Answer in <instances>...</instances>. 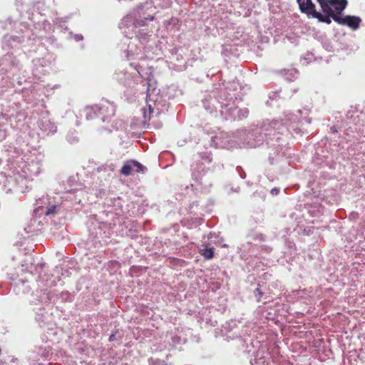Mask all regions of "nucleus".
<instances>
[{
  "mask_svg": "<svg viewBox=\"0 0 365 365\" xmlns=\"http://www.w3.org/2000/svg\"><path fill=\"white\" fill-rule=\"evenodd\" d=\"M309 110H298L295 113H285L282 120H265L260 125H252L247 128L237 130L240 136V141L245 146L255 148L262 145L264 143L269 149L268 160L269 164L277 165L279 169L284 170L289 165L288 156L289 148L287 139L291 129L296 133L301 130L296 123H302L305 121L310 124L312 119L307 115Z\"/></svg>",
  "mask_w": 365,
  "mask_h": 365,
  "instance_id": "obj_1",
  "label": "nucleus"
},
{
  "mask_svg": "<svg viewBox=\"0 0 365 365\" xmlns=\"http://www.w3.org/2000/svg\"><path fill=\"white\" fill-rule=\"evenodd\" d=\"M250 88L237 79L225 81L218 88L205 91L201 103L204 109L215 117L225 120H242L248 117L247 108H239L236 101H242Z\"/></svg>",
  "mask_w": 365,
  "mask_h": 365,
  "instance_id": "obj_2",
  "label": "nucleus"
},
{
  "mask_svg": "<svg viewBox=\"0 0 365 365\" xmlns=\"http://www.w3.org/2000/svg\"><path fill=\"white\" fill-rule=\"evenodd\" d=\"M151 6V3L140 4L136 9L129 14L123 17L119 24V28L125 37L121 42V49L124 52L128 60L139 59L143 58V43L138 45L133 41V34L135 33V29L139 26H145L147 21H153V15L145 16L144 11Z\"/></svg>",
  "mask_w": 365,
  "mask_h": 365,
  "instance_id": "obj_3",
  "label": "nucleus"
},
{
  "mask_svg": "<svg viewBox=\"0 0 365 365\" xmlns=\"http://www.w3.org/2000/svg\"><path fill=\"white\" fill-rule=\"evenodd\" d=\"M88 228L91 240L101 245L107 243L106 238H108L112 232L110 224L101 222L96 217L90 218Z\"/></svg>",
  "mask_w": 365,
  "mask_h": 365,
  "instance_id": "obj_4",
  "label": "nucleus"
},
{
  "mask_svg": "<svg viewBox=\"0 0 365 365\" xmlns=\"http://www.w3.org/2000/svg\"><path fill=\"white\" fill-rule=\"evenodd\" d=\"M191 170L192 178L197 183V186H199V189L202 192H209L213 183L212 173H208L202 165L199 168H192Z\"/></svg>",
  "mask_w": 365,
  "mask_h": 365,
  "instance_id": "obj_5",
  "label": "nucleus"
},
{
  "mask_svg": "<svg viewBox=\"0 0 365 365\" xmlns=\"http://www.w3.org/2000/svg\"><path fill=\"white\" fill-rule=\"evenodd\" d=\"M0 175L3 183V190L6 193H11L13 191H17L19 188H22L26 184V178L19 173H14L13 175H6L4 173H1Z\"/></svg>",
  "mask_w": 365,
  "mask_h": 365,
  "instance_id": "obj_6",
  "label": "nucleus"
},
{
  "mask_svg": "<svg viewBox=\"0 0 365 365\" xmlns=\"http://www.w3.org/2000/svg\"><path fill=\"white\" fill-rule=\"evenodd\" d=\"M21 68L19 61L12 53H7L0 61V74H6L8 78L18 74Z\"/></svg>",
  "mask_w": 365,
  "mask_h": 365,
  "instance_id": "obj_7",
  "label": "nucleus"
},
{
  "mask_svg": "<svg viewBox=\"0 0 365 365\" xmlns=\"http://www.w3.org/2000/svg\"><path fill=\"white\" fill-rule=\"evenodd\" d=\"M237 138L240 140V136L237 135V131L232 134L220 132L211 138V145L215 148L230 149L237 145Z\"/></svg>",
  "mask_w": 365,
  "mask_h": 365,
  "instance_id": "obj_8",
  "label": "nucleus"
},
{
  "mask_svg": "<svg viewBox=\"0 0 365 365\" xmlns=\"http://www.w3.org/2000/svg\"><path fill=\"white\" fill-rule=\"evenodd\" d=\"M98 119L103 123H110L115 113V106L108 100H102L97 104Z\"/></svg>",
  "mask_w": 365,
  "mask_h": 365,
  "instance_id": "obj_9",
  "label": "nucleus"
},
{
  "mask_svg": "<svg viewBox=\"0 0 365 365\" xmlns=\"http://www.w3.org/2000/svg\"><path fill=\"white\" fill-rule=\"evenodd\" d=\"M63 269L61 267H56L52 273L41 272L39 274V281L43 282L47 287H55L61 281V277L64 275Z\"/></svg>",
  "mask_w": 365,
  "mask_h": 365,
  "instance_id": "obj_10",
  "label": "nucleus"
},
{
  "mask_svg": "<svg viewBox=\"0 0 365 365\" xmlns=\"http://www.w3.org/2000/svg\"><path fill=\"white\" fill-rule=\"evenodd\" d=\"M334 21L340 25L346 26L352 30H356L360 26L361 19L356 16L340 15V17L334 18Z\"/></svg>",
  "mask_w": 365,
  "mask_h": 365,
  "instance_id": "obj_11",
  "label": "nucleus"
},
{
  "mask_svg": "<svg viewBox=\"0 0 365 365\" xmlns=\"http://www.w3.org/2000/svg\"><path fill=\"white\" fill-rule=\"evenodd\" d=\"M322 13L317 12L314 15V18L317 19L319 22L325 23L327 24H330L331 21L334 20V18L340 17V15H336L334 11L332 8H329V6H324V9H321Z\"/></svg>",
  "mask_w": 365,
  "mask_h": 365,
  "instance_id": "obj_12",
  "label": "nucleus"
},
{
  "mask_svg": "<svg viewBox=\"0 0 365 365\" xmlns=\"http://www.w3.org/2000/svg\"><path fill=\"white\" fill-rule=\"evenodd\" d=\"M42 164L40 160L36 158L26 162L23 167V172L30 176H37L41 171Z\"/></svg>",
  "mask_w": 365,
  "mask_h": 365,
  "instance_id": "obj_13",
  "label": "nucleus"
},
{
  "mask_svg": "<svg viewBox=\"0 0 365 365\" xmlns=\"http://www.w3.org/2000/svg\"><path fill=\"white\" fill-rule=\"evenodd\" d=\"M300 11L305 14L309 17L314 18L315 14L318 11L316 10V6L312 0H296Z\"/></svg>",
  "mask_w": 365,
  "mask_h": 365,
  "instance_id": "obj_14",
  "label": "nucleus"
},
{
  "mask_svg": "<svg viewBox=\"0 0 365 365\" xmlns=\"http://www.w3.org/2000/svg\"><path fill=\"white\" fill-rule=\"evenodd\" d=\"M24 41V36L4 35L2 41V47L4 49L17 47Z\"/></svg>",
  "mask_w": 365,
  "mask_h": 365,
  "instance_id": "obj_15",
  "label": "nucleus"
},
{
  "mask_svg": "<svg viewBox=\"0 0 365 365\" xmlns=\"http://www.w3.org/2000/svg\"><path fill=\"white\" fill-rule=\"evenodd\" d=\"M41 295L39 296L40 299L38 301L41 303V304H54L58 302V294L55 291L47 289L41 290Z\"/></svg>",
  "mask_w": 365,
  "mask_h": 365,
  "instance_id": "obj_16",
  "label": "nucleus"
},
{
  "mask_svg": "<svg viewBox=\"0 0 365 365\" xmlns=\"http://www.w3.org/2000/svg\"><path fill=\"white\" fill-rule=\"evenodd\" d=\"M38 127L47 135L54 134L57 130L56 125L48 118L43 117L38 121Z\"/></svg>",
  "mask_w": 365,
  "mask_h": 365,
  "instance_id": "obj_17",
  "label": "nucleus"
},
{
  "mask_svg": "<svg viewBox=\"0 0 365 365\" xmlns=\"http://www.w3.org/2000/svg\"><path fill=\"white\" fill-rule=\"evenodd\" d=\"M32 62L34 69L39 73H44L46 71L44 68L49 66L51 63V61L46 57L34 58Z\"/></svg>",
  "mask_w": 365,
  "mask_h": 365,
  "instance_id": "obj_18",
  "label": "nucleus"
},
{
  "mask_svg": "<svg viewBox=\"0 0 365 365\" xmlns=\"http://www.w3.org/2000/svg\"><path fill=\"white\" fill-rule=\"evenodd\" d=\"M27 280L19 279L15 282L13 287V292L16 294H27L30 292L31 287L29 285H26Z\"/></svg>",
  "mask_w": 365,
  "mask_h": 365,
  "instance_id": "obj_19",
  "label": "nucleus"
},
{
  "mask_svg": "<svg viewBox=\"0 0 365 365\" xmlns=\"http://www.w3.org/2000/svg\"><path fill=\"white\" fill-rule=\"evenodd\" d=\"M332 4H329V8H332L336 15H342V12L348 5L347 0H333Z\"/></svg>",
  "mask_w": 365,
  "mask_h": 365,
  "instance_id": "obj_20",
  "label": "nucleus"
},
{
  "mask_svg": "<svg viewBox=\"0 0 365 365\" xmlns=\"http://www.w3.org/2000/svg\"><path fill=\"white\" fill-rule=\"evenodd\" d=\"M118 79L125 87L132 88L135 85V81L131 77V75L128 72L119 73Z\"/></svg>",
  "mask_w": 365,
  "mask_h": 365,
  "instance_id": "obj_21",
  "label": "nucleus"
},
{
  "mask_svg": "<svg viewBox=\"0 0 365 365\" xmlns=\"http://www.w3.org/2000/svg\"><path fill=\"white\" fill-rule=\"evenodd\" d=\"M96 108H98V105H93L90 106H86L83 109V114L85 115V118L86 120H94L98 119V109H96Z\"/></svg>",
  "mask_w": 365,
  "mask_h": 365,
  "instance_id": "obj_22",
  "label": "nucleus"
},
{
  "mask_svg": "<svg viewBox=\"0 0 365 365\" xmlns=\"http://www.w3.org/2000/svg\"><path fill=\"white\" fill-rule=\"evenodd\" d=\"M199 157L200 158L201 163H197L196 165H192V168H199L200 165H202V168H205V165L210 163L212 160L211 153L207 151L199 153Z\"/></svg>",
  "mask_w": 365,
  "mask_h": 365,
  "instance_id": "obj_23",
  "label": "nucleus"
},
{
  "mask_svg": "<svg viewBox=\"0 0 365 365\" xmlns=\"http://www.w3.org/2000/svg\"><path fill=\"white\" fill-rule=\"evenodd\" d=\"M140 26H138L135 29V33L133 34V41H139L140 44L141 45V43L143 44V41L146 40L147 38V31L146 29H139L137 31V29L139 28Z\"/></svg>",
  "mask_w": 365,
  "mask_h": 365,
  "instance_id": "obj_24",
  "label": "nucleus"
},
{
  "mask_svg": "<svg viewBox=\"0 0 365 365\" xmlns=\"http://www.w3.org/2000/svg\"><path fill=\"white\" fill-rule=\"evenodd\" d=\"M49 198L48 195L42 196V197H39L38 199H36V207L35 208L34 211L38 213L40 210L43 211L46 206L49 204Z\"/></svg>",
  "mask_w": 365,
  "mask_h": 365,
  "instance_id": "obj_25",
  "label": "nucleus"
},
{
  "mask_svg": "<svg viewBox=\"0 0 365 365\" xmlns=\"http://www.w3.org/2000/svg\"><path fill=\"white\" fill-rule=\"evenodd\" d=\"M270 359V354L266 352V356L261 358H251L250 364L252 365H269Z\"/></svg>",
  "mask_w": 365,
  "mask_h": 365,
  "instance_id": "obj_26",
  "label": "nucleus"
},
{
  "mask_svg": "<svg viewBox=\"0 0 365 365\" xmlns=\"http://www.w3.org/2000/svg\"><path fill=\"white\" fill-rule=\"evenodd\" d=\"M155 106L159 112H164L168 110L169 104L165 100L157 98L155 101Z\"/></svg>",
  "mask_w": 365,
  "mask_h": 365,
  "instance_id": "obj_27",
  "label": "nucleus"
},
{
  "mask_svg": "<svg viewBox=\"0 0 365 365\" xmlns=\"http://www.w3.org/2000/svg\"><path fill=\"white\" fill-rule=\"evenodd\" d=\"M115 169V166L113 163H110L98 168V172L107 173L108 177H112Z\"/></svg>",
  "mask_w": 365,
  "mask_h": 365,
  "instance_id": "obj_28",
  "label": "nucleus"
},
{
  "mask_svg": "<svg viewBox=\"0 0 365 365\" xmlns=\"http://www.w3.org/2000/svg\"><path fill=\"white\" fill-rule=\"evenodd\" d=\"M298 76V72L295 68L284 70V77L285 80L288 81H294Z\"/></svg>",
  "mask_w": 365,
  "mask_h": 365,
  "instance_id": "obj_29",
  "label": "nucleus"
},
{
  "mask_svg": "<svg viewBox=\"0 0 365 365\" xmlns=\"http://www.w3.org/2000/svg\"><path fill=\"white\" fill-rule=\"evenodd\" d=\"M58 301L61 302H71L73 301V296L68 291H63L58 294Z\"/></svg>",
  "mask_w": 365,
  "mask_h": 365,
  "instance_id": "obj_30",
  "label": "nucleus"
},
{
  "mask_svg": "<svg viewBox=\"0 0 365 365\" xmlns=\"http://www.w3.org/2000/svg\"><path fill=\"white\" fill-rule=\"evenodd\" d=\"M133 170V165L132 160L127 161L122 166L120 173L123 175L128 176L131 174V171Z\"/></svg>",
  "mask_w": 365,
  "mask_h": 365,
  "instance_id": "obj_31",
  "label": "nucleus"
},
{
  "mask_svg": "<svg viewBox=\"0 0 365 365\" xmlns=\"http://www.w3.org/2000/svg\"><path fill=\"white\" fill-rule=\"evenodd\" d=\"M267 292H265L262 290L259 284H258V287L254 290V295L257 299V302H261V299L263 297H267ZM264 298L266 299L267 297Z\"/></svg>",
  "mask_w": 365,
  "mask_h": 365,
  "instance_id": "obj_32",
  "label": "nucleus"
},
{
  "mask_svg": "<svg viewBox=\"0 0 365 365\" xmlns=\"http://www.w3.org/2000/svg\"><path fill=\"white\" fill-rule=\"evenodd\" d=\"M78 136L76 131H71L66 135V140L70 144H76L78 142Z\"/></svg>",
  "mask_w": 365,
  "mask_h": 365,
  "instance_id": "obj_33",
  "label": "nucleus"
},
{
  "mask_svg": "<svg viewBox=\"0 0 365 365\" xmlns=\"http://www.w3.org/2000/svg\"><path fill=\"white\" fill-rule=\"evenodd\" d=\"M202 255L207 259H211L214 257L215 248L214 247H205L202 250Z\"/></svg>",
  "mask_w": 365,
  "mask_h": 365,
  "instance_id": "obj_34",
  "label": "nucleus"
},
{
  "mask_svg": "<svg viewBox=\"0 0 365 365\" xmlns=\"http://www.w3.org/2000/svg\"><path fill=\"white\" fill-rule=\"evenodd\" d=\"M35 319L38 322H44L46 319V313L44 312V309L42 307L38 309V311L36 312Z\"/></svg>",
  "mask_w": 365,
  "mask_h": 365,
  "instance_id": "obj_35",
  "label": "nucleus"
},
{
  "mask_svg": "<svg viewBox=\"0 0 365 365\" xmlns=\"http://www.w3.org/2000/svg\"><path fill=\"white\" fill-rule=\"evenodd\" d=\"M57 206L56 205L48 204L47 206L45 207L42 212H44L46 215H49L51 214H54L56 211Z\"/></svg>",
  "mask_w": 365,
  "mask_h": 365,
  "instance_id": "obj_36",
  "label": "nucleus"
},
{
  "mask_svg": "<svg viewBox=\"0 0 365 365\" xmlns=\"http://www.w3.org/2000/svg\"><path fill=\"white\" fill-rule=\"evenodd\" d=\"M133 165V170L137 173H144L146 168L144 165L136 160H132Z\"/></svg>",
  "mask_w": 365,
  "mask_h": 365,
  "instance_id": "obj_37",
  "label": "nucleus"
},
{
  "mask_svg": "<svg viewBox=\"0 0 365 365\" xmlns=\"http://www.w3.org/2000/svg\"><path fill=\"white\" fill-rule=\"evenodd\" d=\"M148 365H167L164 360L154 358L148 359Z\"/></svg>",
  "mask_w": 365,
  "mask_h": 365,
  "instance_id": "obj_38",
  "label": "nucleus"
},
{
  "mask_svg": "<svg viewBox=\"0 0 365 365\" xmlns=\"http://www.w3.org/2000/svg\"><path fill=\"white\" fill-rule=\"evenodd\" d=\"M280 90L272 91L269 93L268 97L270 101H276L279 98Z\"/></svg>",
  "mask_w": 365,
  "mask_h": 365,
  "instance_id": "obj_39",
  "label": "nucleus"
},
{
  "mask_svg": "<svg viewBox=\"0 0 365 365\" xmlns=\"http://www.w3.org/2000/svg\"><path fill=\"white\" fill-rule=\"evenodd\" d=\"M127 235L131 239H137L139 236L138 231L132 228L128 230Z\"/></svg>",
  "mask_w": 365,
  "mask_h": 365,
  "instance_id": "obj_40",
  "label": "nucleus"
},
{
  "mask_svg": "<svg viewBox=\"0 0 365 365\" xmlns=\"http://www.w3.org/2000/svg\"><path fill=\"white\" fill-rule=\"evenodd\" d=\"M148 87H147V95H150V92H153L155 90V82H152V81L150 79L147 82Z\"/></svg>",
  "mask_w": 365,
  "mask_h": 365,
  "instance_id": "obj_41",
  "label": "nucleus"
},
{
  "mask_svg": "<svg viewBox=\"0 0 365 365\" xmlns=\"http://www.w3.org/2000/svg\"><path fill=\"white\" fill-rule=\"evenodd\" d=\"M69 37L73 38L76 42H79L83 40V36L82 34H75L72 31L69 32Z\"/></svg>",
  "mask_w": 365,
  "mask_h": 365,
  "instance_id": "obj_42",
  "label": "nucleus"
},
{
  "mask_svg": "<svg viewBox=\"0 0 365 365\" xmlns=\"http://www.w3.org/2000/svg\"><path fill=\"white\" fill-rule=\"evenodd\" d=\"M317 2L319 4L321 9H324V6H329V4H332L333 0H316Z\"/></svg>",
  "mask_w": 365,
  "mask_h": 365,
  "instance_id": "obj_43",
  "label": "nucleus"
},
{
  "mask_svg": "<svg viewBox=\"0 0 365 365\" xmlns=\"http://www.w3.org/2000/svg\"><path fill=\"white\" fill-rule=\"evenodd\" d=\"M171 339L173 346L181 344V341L182 340L180 336H178L177 335L172 336Z\"/></svg>",
  "mask_w": 365,
  "mask_h": 365,
  "instance_id": "obj_44",
  "label": "nucleus"
},
{
  "mask_svg": "<svg viewBox=\"0 0 365 365\" xmlns=\"http://www.w3.org/2000/svg\"><path fill=\"white\" fill-rule=\"evenodd\" d=\"M236 171L239 174V176L240 177V178H242V179H245V178L246 173H245V172L244 171V170L242 169V167L237 166L236 168Z\"/></svg>",
  "mask_w": 365,
  "mask_h": 365,
  "instance_id": "obj_45",
  "label": "nucleus"
},
{
  "mask_svg": "<svg viewBox=\"0 0 365 365\" xmlns=\"http://www.w3.org/2000/svg\"><path fill=\"white\" fill-rule=\"evenodd\" d=\"M6 151L9 152V153H12L13 152L14 153L16 154L17 155H19L20 153H21L20 149H18L16 148H12L11 146H9V148H8L6 150Z\"/></svg>",
  "mask_w": 365,
  "mask_h": 365,
  "instance_id": "obj_46",
  "label": "nucleus"
},
{
  "mask_svg": "<svg viewBox=\"0 0 365 365\" xmlns=\"http://www.w3.org/2000/svg\"><path fill=\"white\" fill-rule=\"evenodd\" d=\"M118 333V330L116 329L114 331H113V333L110 335L109 338H108V341L110 342H112V341H114L117 339L116 338V334Z\"/></svg>",
  "mask_w": 365,
  "mask_h": 365,
  "instance_id": "obj_47",
  "label": "nucleus"
},
{
  "mask_svg": "<svg viewBox=\"0 0 365 365\" xmlns=\"http://www.w3.org/2000/svg\"><path fill=\"white\" fill-rule=\"evenodd\" d=\"M255 240H259L260 241L264 240V235L261 233H257L253 235Z\"/></svg>",
  "mask_w": 365,
  "mask_h": 365,
  "instance_id": "obj_48",
  "label": "nucleus"
},
{
  "mask_svg": "<svg viewBox=\"0 0 365 365\" xmlns=\"http://www.w3.org/2000/svg\"><path fill=\"white\" fill-rule=\"evenodd\" d=\"M264 356H266V352H264L262 350V351L259 350L255 355L254 358H261V357H264Z\"/></svg>",
  "mask_w": 365,
  "mask_h": 365,
  "instance_id": "obj_49",
  "label": "nucleus"
},
{
  "mask_svg": "<svg viewBox=\"0 0 365 365\" xmlns=\"http://www.w3.org/2000/svg\"><path fill=\"white\" fill-rule=\"evenodd\" d=\"M1 24V27L3 29H8L7 24H9L11 27V21L10 18H9L5 23L0 22Z\"/></svg>",
  "mask_w": 365,
  "mask_h": 365,
  "instance_id": "obj_50",
  "label": "nucleus"
},
{
  "mask_svg": "<svg viewBox=\"0 0 365 365\" xmlns=\"http://www.w3.org/2000/svg\"><path fill=\"white\" fill-rule=\"evenodd\" d=\"M123 124L122 120L117 121L115 125H112V127L115 130H118L119 127H121Z\"/></svg>",
  "mask_w": 365,
  "mask_h": 365,
  "instance_id": "obj_51",
  "label": "nucleus"
},
{
  "mask_svg": "<svg viewBox=\"0 0 365 365\" xmlns=\"http://www.w3.org/2000/svg\"><path fill=\"white\" fill-rule=\"evenodd\" d=\"M270 193L274 195V196H276L277 195H279V187H274L270 191Z\"/></svg>",
  "mask_w": 365,
  "mask_h": 365,
  "instance_id": "obj_52",
  "label": "nucleus"
},
{
  "mask_svg": "<svg viewBox=\"0 0 365 365\" xmlns=\"http://www.w3.org/2000/svg\"><path fill=\"white\" fill-rule=\"evenodd\" d=\"M312 59V54H307L306 57L304 58V62H303V64L308 63L309 61H310Z\"/></svg>",
  "mask_w": 365,
  "mask_h": 365,
  "instance_id": "obj_53",
  "label": "nucleus"
},
{
  "mask_svg": "<svg viewBox=\"0 0 365 365\" xmlns=\"http://www.w3.org/2000/svg\"><path fill=\"white\" fill-rule=\"evenodd\" d=\"M338 132V129L336 128V126L335 125H333L330 128V130H329V133H332V134H335Z\"/></svg>",
  "mask_w": 365,
  "mask_h": 365,
  "instance_id": "obj_54",
  "label": "nucleus"
},
{
  "mask_svg": "<svg viewBox=\"0 0 365 365\" xmlns=\"http://www.w3.org/2000/svg\"><path fill=\"white\" fill-rule=\"evenodd\" d=\"M250 245V242H247V245H242L241 247H240V250L243 252H246V250L247 248V246H249Z\"/></svg>",
  "mask_w": 365,
  "mask_h": 365,
  "instance_id": "obj_55",
  "label": "nucleus"
},
{
  "mask_svg": "<svg viewBox=\"0 0 365 365\" xmlns=\"http://www.w3.org/2000/svg\"><path fill=\"white\" fill-rule=\"evenodd\" d=\"M5 136H6L5 130L0 129V138H1V140L4 139Z\"/></svg>",
  "mask_w": 365,
  "mask_h": 365,
  "instance_id": "obj_56",
  "label": "nucleus"
},
{
  "mask_svg": "<svg viewBox=\"0 0 365 365\" xmlns=\"http://www.w3.org/2000/svg\"><path fill=\"white\" fill-rule=\"evenodd\" d=\"M240 187H237L235 188L231 187L230 188V191L232 192H238L240 191Z\"/></svg>",
  "mask_w": 365,
  "mask_h": 365,
  "instance_id": "obj_57",
  "label": "nucleus"
},
{
  "mask_svg": "<svg viewBox=\"0 0 365 365\" xmlns=\"http://www.w3.org/2000/svg\"><path fill=\"white\" fill-rule=\"evenodd\" d=\"M198 205V202H193L190 204V209H193L195 206L197 207Z\"/></svg>",
  "mask_w": 365,
  "mask_h": 365,
  "instance_id": "obj_58",
  "label": "nucleus"
},
{
  "mask_svg": "<svg viewBox=\"0 0 365 365\" xmlns=\"http://www.w3.org/2000/svg\"><path fill=\"white\" fill-rule=\"evenodd\" d=\"M41 6H43V4H41V2H38L35 7L37 9H39Z\"/></svg>",
  "mask_w": 365,
  "mask_h": 365,
  "instance_id": "obj_59",
  "label": "nucleus"
},
{
  "mask_svg": "<svg viewBox=\"0 0 365 365\" xmlns=\"http://www.w3.org/2000/svg\"><path fill=\"white\" fill-rule=\"evenodd\" d=\"M224 328L225 330H227L228 331H230V324H228L227 327L225 326Z\"/></svg>",
  "mask_w": 365,
  "mask_h": 365,
  "instance_id": "obj_60",
  "label": "nucleus"
},
{
  "mask_svg": "<svg viewBox=\"0 0 365 365\" xmlns=\"http://www.w3.org/2000/svg\"><path fill=\"white\" fill-rule=\"evenodd\" d=\"M130 65L131 66H134V67H135V69L137 71V72H138V73H140L139 71L136 68V66H134V63H130Z\"/></svg>",
  "mask_w": 365,
  "mask_h": 365,
  "instance_id": "obj_61",
  "label": "nucleus"
},
{
  "mask_svg": "<svg viewBox=\"0 0 365 365\" xmlns=\"http://www.w3.org/2000/svg\"><path fill=\"white\" fill-rule=\"evenodd\" d=\"M14 155H11V157H9V160H9V162H12V161H13V160H14Z\"/></svg>",
  "mask_w": 365,
  "mask_h": 365,
  "instance_id": "obj_62",
  "label": "nucleus"
},
{
  "mask_svg": "<svg viewBox=\"0 0 365 365\" xmlns=\"http://www.w3.org/2000/svg\"><path fill=\"white\" fill-rule=\"evenodd\" d=\"M149 110L150 113L153 112V109L152 108L151 106H149Z\"/></svg>",
  "mask_w": 365,
  "mask_h": 365,
  "instance_id": "obj_63",
  "label": "nucleus"
},
{
  "mask_svg": "<svg viewBox=\"0 0 365 365\" xmlns=\"http://www.w3.org/2000/svg\"><path fill=\"white\" fill-rule=\"evenodd\" d=\"M292 242H289L288 246H289V247H291V246H292Z\"/></svg>",
  "mask_w": 365,
  "mask_h": 365,
  "instance_id": "obj_64",
  "label": "nucleus"
}]
</instances>
